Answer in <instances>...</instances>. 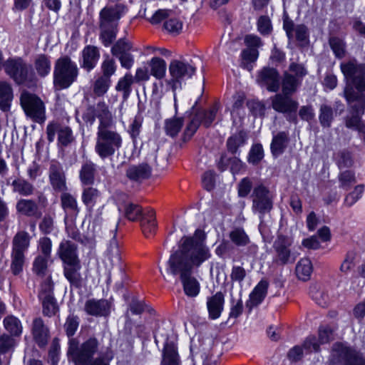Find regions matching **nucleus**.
Returning <instances> with one entry per match:
<instances>
[{"label":"nucleus","mask_w":365,"mask_h":365,"mask_svg":"<svg viewBox=\"0 0 365 365\" xmlns=\"http://www.w3.org/2000/svg\"><path fill=\"white\" fill-rule=\"evenodd\" d=\"M84 310L91 316L106 317L110 314V304L106 299H91L86 301Z\"/></svg>","instance_id":"21"},{"label":"nucleus","mask_w":365,"mask_h":365,"mask_svg":"<svg viewBox=\"0 0 365 365\" xmlns=\"http://www.w3.org/2000/svg\"><path fill=\"white\" fill-rule=\"evenodd\" d=\"M14 98L12 86L6 81H0V110L6 112L11 108Z\"/></svg>","instance_id":"29"},{"label":"nucleus","mask_w":365,"mask_h":365,"mask_svg":"<svg viewBox=\"0 0 365 365\" xmlns=\"http://www.w3.org/2000/svg\"><path fill=\"white\" fill-rule=\"evenodd\" d=\"M205 239V234L201 230H196L192 236H184L178 249L170 255L167 262L168 272L180 275L184 292L190 297H196L200 289L199 282L192 275V269L211 257Z\"/></svg>","instance_id":"1"},{"label":"nucleus","mask_w":365,"mask_h":365,"mask_svg":"<svg viewBox=\"0 0 365 365\" xmlns=\"http://www.w3.org/2000/svg\"><path fill=\"white\" fill-rule=\"evenodd\" d=\"M118 210L123 213L125 217L133 222L141 220L144 215L142 207L139 205L130 202H125L119 205Z\"/></svg>","instance_id":"32"},{"label":"nucleus","mask_w":365,"mask_h":365,"mask_svg":"<svg viewBox=\"0 0 365 365\" xmlns=\"http://www.w3.org/2000/svg\"><path fill=\"white\" fill-rule=\"evenodd\" d=\"M132 48L131 43L125 38L118 39L111 48L113 56L118 57L123 54L130 53Z\"/></svg>","instance_id":"47"},{"label":"nucleus","mask_w":365,"mask_h":365,"mask_svg":"<svg viewBox=\"0 0 365 365\" xmlns=\"http://www.w3.org/2000/svg\"><path fill=\"white\" fill-rule=\"evenodd\" d=\"M333 339V330L328 326H321L319 329V340L320 344H327Z\"/></svg>","instance_id":"59"},{"label":"nucleus","mask_w":365,"mask_h":365,"mask_svg":"<svg viewBox=\"0 0 365 365\" xmlns=\"http://www.w3.org/2000/svg\"><path fill=\"white\" fill-rule=\"evenodd\" d=\"M307 71L303 64L292 62L282 78V92L284 94L293 95L302 84Z\"/></svg>","instance_id":"10"},{"label":"nucleus","mask_w":365,"mask_h":365,"mask_svg":"<svg viewBox=\"0 0 365 365\" xmlns=\"http://www.w3.org/2000/svg\"><path fill=\"white\" fill-rule=\"evenodd\" d=\"M81 265L80 262L65 264L63 274L72 287L80 288L82 286L83 277L80 273Z\"/></svg>","instance_id":"25"},{"label":"nucleus","mask_w":365,"mask_h":365,"mask_svg":"<svg viewBox=\"0 0 365 365\" xmlns=\"http://www.w3.org/2000/svg\"><path fill=\"white\" fill-rule=\"evenodd\" d=\"M230 238L237 246H245L250 242L247 235L241 228H236L230 232Z\"/></svg>","instance_id":"48"},{"label":"nucleus","mask_w":365,"mask_h":365,"mask_svg":"<svg viewBox=\"0 0 365 365\" xmlns=\"http://www.w3.org/2000/svg\"><path fill=\"white\" fill-rule=\"evenodd\" d=\"M111 80L103 76L96 79L93 85V92L98 96H103L108 90Z\"/></svg>","instance_id":"50"},{"label":"nucleus","mask_w":365,"mask_h":365,"mask_svg":"<svg viewBox=\"0 0 365 365\" xmlns=\"http://www.w3.org/2000/svg\"><path fill=\"white\" fill-rule=\"evenodd\" d=\"M122 145L120 135L113 130L97 131L95 151L104 160L111 158Z\"/></svg>","instance_id":"8"},{"label":"nucleus","mask_w":365,"mask_h":365,"mask_svg":"<svg viewBox=\"0 0 365 365\" xmlns=\"http://www.w3.org/2000/svg\"><path fill=\"white\" fill-rule=\"evenodd\" d=\"M340 67L346 80L344 96L351 110V115L345 120L346 126L362 132L365 128L361 119L365 108V66L352 60L341 63Z\"/></svg>","instance_id":"2"},{"label":"nucleus","mask_w":365,"mask_h":365,"mask_svg":"<svg viewBox=\"0 0 365 365\" xmlns=\"http://www.w3.org/2000/svg\"><path fill=\"white\" fill-rule=\"evenodd\" d=\"M117 65L114 59L110 58H106L101 64V71L103 76L110 79L116 71Z\"/></svg>","instance_id":"55"},{"label":"nucleus","mask_w":365,"mask_h":365,"mask_svg":"<svg viewBox=\"0 0 365 365\" xmlns=\"http://www.w3.org/2000/svg\"><path fill=\"white\" fill-rule=\"evenodd\" d=\"M79 322L77 317L68 316L64 324V329L68 336H72L78 327Z\"/></svg>","instance_id":"58"},{"label":"nucleus","mask_w":365,"mask_h":365,"mask_svg":"<svg viewBox=\"0 0 365 365\" xmlns=\"http://www.w3.org/2000/svg\"><path fill=\"white\" fill-rule=\"evenodd\" d=\"M11 187L14 193L24 197L32 195L35 191L34 185L22 178L14 180L11 182Z\"/></svg>","instance_id":"34"},{"label":"nucleus","mask_w":365,"mask_h":365,"mask_svg":"<svg viewBox=\"0 0 365 365\" xmlns=\"http://www.w3.org/2000/svg\"><path fill=\"white\" fill-rule=\"evenodd\" d=\"M58 255L64 265L80 262L77 254V246L71 241L63 240L60 243Z\"/></svg>","instance_id":"20"},{"label":"nucleus","mask_w":365,"mask_h":365,"mask_svg":"<svg viewBox=\"0 0 365 365\" xmlns=\"http://www.w3.org/2000/svg\"><path fill=\"white\" fill-rule=\"evenodd\" d=\"M224 302V294L221 292H218L213 296L207 298V307L210 319H216L220 317L223 310Z\"/></svg>","instance_id":"24"},{"label":"nucleus","mask_w":365,"mask_h":365,"mask_svg":"<svg viewBox=\"0 0 365 365\" xmlns=\"http://www.w3.org/2000/svg\"><path fill=\"white\" fill-rule=\"evenodd\" d=\"M61 206L66 215L76 217L79 212L76 199L70 193L63 192L61 196Z\"/></svg>","instance_id":"37"},{"label":"nucleus","mask_w":365,"mask_h":365,"mask_svg":"<svg viewBox=\"0 0 365 365\" xmlns=\"http://www.w3.org/2000/svg\"><path fill=\"white\" fill-rule=\"evenodd\" d=\"M78 68L67 56L58 58L54 65L53 83L59 89L68 88L77 79Z\"/></svg>","instance_id":"6"},{"label":"nucleus","mask_w":365,"mask_h":365,"mask_svg":"<svg viewBox=\"0 0 365 365\" xmlns=\"http://www.w3.org/2000/svg\"><path fill=\"white\" fill-rule=\"evenodd\" d=\"M101 196L100 192L94 187H86L83 190L82 201L86 207L92 208Z\"/></svg>","instance_id":"45"},{"label":"nucleus","mask_w":365,"mask_h":365,"mask_svg":"<svg viewBox=\"0 0 365 365\" xmlns=\"http://www.w3.org/2000/svg\"><path fill=\"white\" fill-rule=\"evenodd\" d=\"M68 345V355L75 365H88L102 349L101 344L95 336H90L82 343L72 338Z\"/></svg>","instance_id":"4"},{"label":"nucleus","mask_w":365,"mask_h":365,"mask_svg":"<svg viewBox=\"0 0 365 365\" xmlns=\"http://www.w3.org/2000/svg\"><path fill=\"white\" fill-rule=\"evenodd\" d=\"M257 82L260 86L265 87L267 91L277 92L280 86L279 72L275 68L264 67L258 72Z\"/></svg>","instance_id":"17"},{"label":"nucleus","mask_w":365,"mask_h":365,"mask_svg":"<svg viewBox=\"0 0 365 365\" xmlns=\"http://www.w3.org/2000/svg\"><path fill=\"white\" fill-rule=\"evenodd\" d=\"M252 186V182L248 178H243L238 185L239 196L242 197H247L250 192Z\"/></svg>","instance_id":"64"},{"label":"nucleus","mask_w":365,"mask_h":365,"mask_svg":"<svg viewBox=\"0 0 365 365\" xmlns=\"http://www.w3.org/2000/svg\"><path fill=\"white\" fill-rule=\"evenodd\" d=\"M134 83V77L130 73H126L120 78L115 86L116 91L122 93L123 98L127 100L132 91V85Z\"/></svg>","instance_id":"36"},{"label":"nucleus","mask_w":365,"mask_h":365,"mask_svg":"<svg viewBox=\"0 0 365 365\" xmlns=\"http://www.w3.org/2000/svg\"><path fill=\"white\" fill-rule=\"evenodd\" d=\"M96 358L92 360L88 365H109L110 361L112 360L113 356L112 352H101L97 355Z\"/></svg>","instance_id":"61"},{"label":"nucleus","mask_w":365,"mask_h":365,"mask_svg":"<svg viewBox=\"0 0 365 365\" xmlns=\"http://www.w3.org/2000/svg\"><path fill=\"white\" fill-rule=\"evenodd\" d=\"M334 160L339 169L349 168L353 161L349 152L346 150L339 151L334 155Z\"/></svg>","instance_id":"52"},{"label":"nucleus","mask_w":365,"mask_h":365,"mask_svg":"<svg viewBox=\"0 0 365 365\" xmlns=\"http://www.w3.org/2000/svg\"><path fill=\"white\" fill-rule=\"evenodd\" d=\"M180 360L175 346L173 343H167L163 351V359L160 365H180Z\"/></svg>","instance_id":"35"},{"label":"nucleus","mask_w":365,"mask_h":365,"mask_svg":"<svg viewBox=\"0 0 365 365\" xmlns=\"http://www.w3.org/2000/svg\"><path fill=\"white\" fill-rule=\"evenodd\" d=\"M217 110L218 107L217 105H215L207 110H198L195 115L197 118H199L200 124L205 127H209L215 119Z\"/></svg>","instance_id":"43"},{"label":"nucleus","mask_w":365,"mask_h":365,"mask_svg":"<svg viewBox=\"0 0 365 365\" xmlns=\"http://www.w3.org/2000/svg\"><path fill=\"white\" fill-rule=\"evenodd\" d=\"M126 11L127 8L122 4L106 6L100 11L99 39L104 46H110L115 40L118 21Z\"/></svg>","instance_id":"3"},{"label":"nucleus","mask_w":365,"mask_h":365,"mask_svg":"<svg viewBox=\"0 0 365 365\" xmlns=\"http://www.w3.org/2000/svg\"><path fill=\"white\" fill-rule=\"evenodd\" d=\"M140 227L143 235L149 237L154 235L157 230L155 213L153 210H149L144 213L140 220Z\"/></svg>","instance_id":"30"},{"label":"nucleus","mask_w":365,"mask_h":365,"mask_svg":"<svg viewBox=\"0 0 365 365\" xmlns=\"http://www.w3.org/2000/svg\"><path fill=\"white\" fill-rule=\"evenodd\" d=\"M183 125V120L181 118H173L165 121V130L167 135L175 137L180 131Z\"/></svg>","instance_id":"46"},{"label":"nucleus","mask_w":365,"mask_h":365,"mask_svg":"<svg viewBox=\"0 0 365 365\" xmlns=\"http://www.w3.org/2000/svg\"><path fill=\"white\" fill-rule=\"evenodd\" d=\"M16 212L29 217H39L40 212L37 203L31 199L21 198L16 204Z\"/></svg>","instance_id":"23"},{"label":"nucleus","mask_w":365,"mask_h":365,"mask_svg":"<svg viewBox=\"0 0 365 365\" xmlns=\"http://www.w3.org/2000/svg\"><path fill=\"white\" fill-rule=\"evenodd\" d=\"M5 73L17 84L36 86L37 77L27 63L20 57L9 58L4 63Z\"/></svg>","instance_id":"5"},{"label":"nucleus","mask_w":365,"mask_h":365,"mask_svg":"<svg viewBox=\"0 0 365 365\" xmlns=\"http://www.w3.org/2000/svg\"><path fill=\"white\" fill-rule=\"evenodd\" d=\"M338 179L339 182V187L344 190L349 189L350 187L355 184L356 182L355 175L351 170H345L341 172L339 175Z\"/></svg>","instance_id":"49"},{"label":"nucleus","mask_w":365,"mask_h":365,"mask_svg":"<svg viewBox=\"0 0 365 365\" xmlns=\"http://www.w3.org/2000/svg\"><path fill=\"white\" fill-rule=\"evenodd\" d=\"M96 165L92 162L85 163L80 170V180L83 185H91L94 182Z\"/></svg>","instance_id":"39"},{"label":"nucleus","mask_w":365,"mask_h":365,"mask_svg":"<svg viewBox=\"0 0 365 365\" xmlns=\"http://www.w3.org/2000/svg\"><path fill=\"white\" fill-rule=\"evenodd\" d=\"M291 94L277 93L271 98L272 108L282 113H287V120L297 123V118L295 113L297 110L299 103L294 100Z\"/></svg>","instance_id":"12"},{"label":"nucleus","mask_w":365,"mask_h":365,"mask_svg":"<svg viewBox=\"0 0 365 365\" xmlns=\"http://www.w3.org/2000/svg\"><path fill=\"white\" fill-rule=\"evenodd\" d=\"M49 258L38 256L33 263V270L38 275H44L47 269Z\"/></svg>","instance_id":"56"},{"label":"nucleus","mask_w":365,"mask_h":365,"mask_svg":"<svg viewBox=\"0 0 365 365\" xmlns=\"http://www.w3.org/2000/svg\"><path fill=\"white\" fill-rule=\"evenodd\" d=\"M31 330L34 339L38 345L45 346L48 342V330L41 318H36L33 321Z\"/></svg>","instance_id":"28"},{"label":"nucleus","mask_w":365,"mask_h":365,"mask_svg":"<svg viewBox=\"0 0 365 365\" xmlns=\"http://www.w3.org/2000/svg\"><path fill=\"white\" fill-rule=\"evenodd\" d=\"M257 29L260 34L263 35L269 34L272 31L270 19L265 16H262L257 21Z\"/></svg>","instance_id":"62"},{"label":"nucleus","mask_w":365,"mask_h":365,"mask_svg":"<svg viewBox=\"0 0 365 365\" xmlns=\"http://www.w3.org/2000/svg\"><path fill=\"white\" fill-rule=\"evenodd\" d=\"M288 135L285 132H280L274 136L271 143V150L274 156L282 154L287 145Z\"/></svg>","instance_id":"40"},{"label":"nucleus","mask_w":365,"mask_h":365,"mask_svg":"<svg viewBox=\"0 0 365 365\" xmlns=\"http://www.w3.org/2000/svg\"><path fill=\"white\" fill-rule=\"evenodd\" d=\"M334 118L332 108L327 105H322L320 107L319 121L322 126L329 127Z\"/></svg>","instance_id":"53"},{"label":"nucleus","mask_w":365,"mask_h":365,"mask_svg":"<svg viewBox=\"0 0 365 365\" xmlns=\"http://www.w3.org/2000/svg\"><path fill=\"white\" fill-rule=\"evenodd\" d=\"M96 115L99 120L98 131L109 130L113 125V119L108 106L104 102H99L96 106Z\"/></svg>","instance_id":"22"},{"label":"nucleus","mask_w":365,"mask_h":365,"mask_svg":"<svg viewBox=\"0 0 365 365\" xmlns=\"http://www.w3.org/2000/svg\"><path fill=\"white\" fill-rule=\"evenodd\" d=\"M195 71L196 68L187 62L173 60L169 65V72L173 78L168 82L173 91L175 92L177 84L180 80L191 78ZM174 99L175 101V93H174Z\"/></svg>","instance_id":"14"},{"label":"nucleus","mask_w":365,"mask_h":365,"mask_svg":"<svg viewBox=\"0 0 365 365\" xmlns=\"http://www.w3.org/2000/svg\"><path fill=\"white\" fill-rule=\"evenodd\" d=\"M269 283L266 280H261L250 294V299L247 302V307L252 309L259 304L265 298Z\"/></svg>","instance_id":"27"},{"label":"nucleus","mask_w":365,"mask_h":365,"mask_svg":"<svg viewBox=\"0 0 365 365\" xmlns=\"http://www.w3.org/2000/svg\"><path fill=\"white\" fill-rule=\"evenodd\" d=\"M247 138V133L244 130H240L232 135L227 140L228 151L232 154H235L238 148L245 144Z\"/></svg>","instance_id":"38"},{"label":"nucleus","mask_w":365,"mask_h":365,"mask_svg":"<svg viewBox=\"0 0 365 365\" xmlns=\"http://www.w3.org/2000/svg\"><path fill=\"white\" fill-rule=\"evenodd\" d=\"M4 326L7 331L14 336H19L21 334L23 327L20 320L13 316L9 315L4 318Z\"/></svg>","instance_id":"42"},{"label":"nucleus","mask_w":365,"mask_h":365,"mask_svg":"<svg viewBox=\"0 0 365 365\" xmlns=\"http://www.w3.org/2000/svg\"><path fill=\"white\" fill-rule=\"evenodd\" d=\"M291 241L284 236H279L274 241L273 248L274 251V262L279 265L293 263L296 257L291 254L289 247Z\"/></svg>","instance_id":"15"},{"label":"nucleus","mask_w":365,"mask_h":365,"mask_svg":"<svg viewBox=\"0 0 365 365\" xmlns=\"http://www.w3.org/2000/svg\"><path fill=\"white\" fill-rule=\"evenodd\" d=\"M38 296L42 301L43 314L48 317L56 314L58 308L53 296L52 287L49 283L42 287Z\"/></svg>","instance_id":"19"},{"label":"nucleus","mask_w":365,"mask_h":365,"mask_svg":"<svg viewBox=\"0 0 365 365\" xmlns=\"http://www.w3.org/2000/svg\"><path fill=\"white\" fill-rule=\"evenodd\" d=\"M151 174V168L148 164H140L138 165L130 166L127 171L126 175L132 180L139 181L146 179Z\"/></svg>","instance_id":"33"},{"label":"nucleus","mask_w":365,"mask_h":365,"mask_svg":"<svg viewBox=\"0 0 365 365\" xmlns=\"http://www.w3.org/2000/svg\"><path fill=\"white\" fill-rule=\"evenodd\" d=\"M48 177L50 183L56 191L63 192L66 190V175L59 162L55 160L51 162Z\"/></svg>","instance_id":"18"},{"label":"nucleus","mask_w":365,"mask_h":365,"mask_svg":"<svg viewBox=\"0 0 365 365\" xmlns=\"http://www.w3.org/2000/svg\"><path fill=\"white\" fill-rule=\"evenodd\" d=\"M252 210L259 213L262 217L266 212L272 209V195L269 189L263 185L256 186L252 194Z\"/></svg>","instance_id":"13"},{"label":"nucleus","mask_w":365,"mask_h":365,"mask_svg":"<svg viewBox=\"0 0 365 365\" xmlns=\"http://www.w3.org/2000/svg\"><path fill=\"white\" fill-rule=\"evenodd\" d=\"M34 66L40 77L47 76L51 70V56L45 53L37 54L34 58Z\"/></svg>","instance_id":"31"},{"label":"nucleus","mask_w":365,"mask_h":365,"mask_svg":"<svg viewBox=\"0 0 365 365\" xmlns=\"http://www.w3.org/2000/svg\"><path fill=\"white\" fill-rule=\"evenodd\" d=\"M20 102L21 107L28 116L37 123L44 120V105L37 96L24 91L21 94Z\"/></svg>","instance_id":"11"},{"label":"nucleus","mask_w":365,"mask_h":365,"mask_svg":"<svg viewBox=\"0 0 365 365\" xmlns=\"http://www.w3.org/2000/svg\"><path fill=\"white\" fill-rule=\"evenodd\" d=\"M263 158L264 150L262 145L259 143L253 145L249 152L247 161L252 165H257Z\"/></svg>","instance_id":"51"},{"label":"nucleus","mask_w":365,"mask_h":365,"mask_svg":"<svg viewBox=\"0 0 365 365\" xmlns=\"http://www.w3.org/2000/svg\"><path fill=\"white\" fill-rule=\"evenodd\" d=\"M330 365H365V356L356 349L342 343L333 345Z\"/></svg>","instance_id":"9"},{"label":"nucleus","mask_w":365,"mask_h":365,"mask_svg":"<svg viewBox=\"0 0 365 365\" xmlns=\"http://www.w3.org/2000/svg\"><path fill=\"white\" fill-rule=\"evenodd\" d=\"M149 66L150 67V74L158 79L163 78L165 75L166 63L165 61L158 57L153 58Z\"/></svg>","instance_id":"44"},{"label":"nucleus","mask_w":365,"mask_h":365,"mask_svg":"<svg viewBox=\"0 0 365 365\" xmlns=\"http://www.w3.org/2000/svg\"><path fill=\"white\" fill-rule=\"evenodd\" d=\"M58 133V141L61 146L66 147L71 144L75 138L72 130L66 125L56 123H50L46 127L47 139L51 143L54 140L56 133Z\"/></svg>","instance_id":"16"},{"label":"nucleus","mask_w":365,"mask_h":365,"mask_svg":"<svg viewBox=\"0 0 365 365\" xmlns=\"http://www.w3.org/2000/svg\"><path fill=\"white\" fill-rule=\"evenodd\" d=\"M296 274L299 279L307 281L309 279L312 272V264L308 258L301 259L297 264Z\"/></svg>","instance_id":"41"},{"label":"nucleus","mask_w":365,"mask_h":365,"mask_svg":"<svg viewBox=\"0 0 365 365\" xmlns=\"http://www.w3.org/2000/svg\"><path fill=\"white\" fill-rule=\"evenodd\" d=\"M31 237L24 230L19 231L12 240L10 269L14 275H19L23 271L25 263V253L30 245Z\"/></svg>","instance_id":"7"},{"label":"nucleus","mask_w":365,"mask_h":365,"mask_svg":"<svg viewBox=\"0 0 365 365\" xmlns=\"http://www.w3.org/2000/svg\"><path fill=\"white\" fill-rule=\"evenodd\" d=\"M364 190V185H356L352 192L346 195L344 198V205L347 207L352 206L361 197Z\"/></svg>","instance_id":"54"},{"label":"nucleus","mask_w":365,"mask_h":365,"mask_svg":"<svg viewBox=\"0 0 365 365\" xmlns=\"http://www.w3.org/2000/svg\"><path fill=\"white\" fill-rule=\"evenodd\" d=\"M246 271L241 266H233L230 274V279L232 282L241 283L246 277Z\"/></svg>","instance_id":"63"},{"label":"nucleus","mask_w":365,"mask_h":365,"mask_svg":"<svg viewBox=\"0 0 365 365\" xmlns=\"http://www.w3.org/2000/svg\"><path fill=\"white\" fill-rule=\"evenodd\" d=\"M200 123L199 118H197L195 115L192 118L190 122L187 125L184 133V140H189L198 128Z\"/></svg>","instance_id":"60"},{"label":"nucleus","mask_w":365,"mask_h":365,"mask_svg":"<svg viewBox=\"0 0 365 365\" xmlns=\"http://www.w3.org/2000/svg\"><path fill=\"white\" fill-rule=\"evenodd\" d=\"M164 28L169 33L178 34L182 29V23L177 18H171L165 22Z\"/></svg>","instance_id":"57"},{"label":"nucleus","mask_w":365,"mask_h":365,"mask_svg":"<svg viewBox=\"0 0 365 365\" xmlns=\"http://www.w3.org/2000/svg\"><path fill=\"white\" fill-rule=\"evenodd\" d=\"M100 58L99 51L94 46H87L82 51L81 67L87 71H91Z\"/></svg>","instance_id":"26"}]
</instances>
